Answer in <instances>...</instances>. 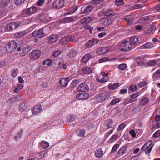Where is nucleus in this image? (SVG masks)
<instances>
[{"instance_id":"nucleus-60","label":"nucleus","mask_w":160,"mask_h":160,"mask_svg":"<svg viewBox=\"0 0 160 160\" xmlns=\"http://www.w3.org/2000/svg\"><path fill=\"white\" fill-rule=\"evenodd\" d=\"M113 129L109 131L108 132L104 135V138L105 139H106L108 138L109 136L112 134L113 131Z\"/></svg>"},{"instance_id":"nucleus-19","label":"nucleus","mask_w":160,"mask_h":160,"mask_svg":"<svg viewBox=\"0 0 160 160\" xmlns=\"http://www.w3.org/2000/svg\"><path fill=\"white\" fill-rule=\"evenodd\" d=\"M138 39L136 37H132L128 41L130 42L131 46H132L133 48H134L135 46L138 44Z\"/></svg>"},{"instance_id":"nucleus-9","label":"nucleus","mask_w":160,"mask_h":160,"mask_svg":"<svg viewBox=\"0 0 160 160\" xmlns=\"http://www.w3.org/2000/svg\"><path fill=\"white\" fill-rule=\"evenodd\" d=\"M89 88L87 84L82 83L78 85L77 89L78 92H86L88 91Z\"/></svg>"},{"instance_id":"nucleus-6","label":"nucleus","mask_w":160,"mask_h":160,"mask_svg":"<svg viewBox=\"0 0 160 160\" xmlns=\"http://www.w3.org/2000/svg\"><path fill=\"white\" fill-rule=\"evenodd\" d=\"M74 37L71 35H68L62 38L60 40L61 43L63 44H66L67 43L73 41L74 40Z\"/></svg>"},{"instance_id":"nucleus-5","label":"nucleus","mask_w":160,"mask_h":160,"mask_svg":"<svg viewBox=\"0 0 160 160\" xmlns=\"http://www.w3.org/2000/svg\"><path fill=\"white\" fill-rule=\"evenodd\" d=\"M153 146L152 141H149L145 143L141 149L142 151H144L146 154H148L151 152Z\"/></svg>"},{"instance_id":"nucleus-37","label":"nucleus","mask_w":160,"mask_h":160,"mask_svg":"<svg viewBox=\"0 0 160 160\" xmlns=\"http://www.w3.org/2000/svg\"><path fill=\"white\" fill-rule=\"evenodd\" d=\"M40 147L43 149L47 148L49 146V143L48 142L42 141L40 143Z\"/></svg>"},{"instance_id":"nucleus-38","label":"nucleus","mask_w":160,"mask_h":160,"mask_svg":"<svg viewBox=\"0 0 160 160\" xmlns=\"http://www.w3.org/2000/svg\"><path fill=\"white\" fill-rule=\"evenodd\" d=\"M78 8L77 6L70 8L68 10V11L66 13V14H71L75 12Z\"/></svg>"},{"instance_id":"nucleus-47","label":"nucleus","mask_w":160,"mask_h":160,"mask_svg":"<svg viewBox=\"0 0 160 160\" xmlns=\"http://www.w3.org/2000/svg\"><path fill=\"white\" fill-rule=\"evenodd\" d=\"M136 99H134V98H132V97L130 96L129 98H128L125 99V102L127 103H129L135 101Z\"/></svg>"},{"instance_id":"nucleus-1","label":"nucleus","mask_w":160,"mask_h":160,"mask_svg":"<svg viewBox=\"0 0 160 160\" xmlns=\"http://www.w3.org/2000/svg\"><path fill=\"white\" fill-rule=\"evenodd\" d=\"M112 93L111 92L101 93L96 96V98L98 102H102L106 99L109 98Z\"/></svg>"},{"instance_id":"nucleus-4","label":"nucleus","mask_w":160,"mask_h":160,"mask_svg":"<svg viewBox=\"0 0 160 160\" xmlns=\"http://www.w3.org/2000/svg\"><path fill=\"white\" fill-rule=\"evenodd\" d=\"M119 49L123 52H127L132 49L133 48L128 41H126L121 43L120 45Z\"/></svg>"},{"instance_id":"nucleus-15","label":"nucleus","mask_w":160,"mask_h":160,"mask_svg":"<svg viewBox=\"0 0 160 160\" xmlns=\"http://www.w3.org/2000/svg\"><path fill=\"white\" fill-rule=\"evenodd\" d=\"M109 50V48L107 47H103L98 48L96 51V53L98 55L105 54Z\"/></svg>"},{"instance_id":"nucleus-28","label":"nucleus","mask_w":160,"mask_h":160,"mask_svg":"<svg viewBox=\"0 0 160 160\" xmlns=\"http://www.w3.org/2000/svg\"><path fill=\"white\" fill-rule=\"evenodd\" d=\"M91 55L90 53H88L83 57L81 61L84 63H87L91 58Z\"/></svg>"},{"instance_id":"nucleus-62","label":"nucleus","mask_w":160,"mask_h":160,"mask_svg":"<svg viewBox=\"0 0 160 160\" xmlns=\"http://www.w3.org/2000/svg\"><path fill=\"white\" fill-rule=\"evenodd\" d=\"M115 2L118 6L122 5L124 3V2L123 0H116Z\"/></svg>"},{"instance_id":"nucleus-53","label":"nucleus","mask_w":160,"mask_h":160,"mask_svg":"<svg viewBox=\"0 0 160 160\" xmlns=\"http://www.w3.org/2000/svg\"><path fill=\"white\" fill-rule=\"evenodd\" d=\"M20 98V96H15L14 97L10 99V101H12L13 102H15L16 101H19Z\"/></svg>"},{"instance_id":"nucleus-10","label":"nucleus","mask_w":160,"mask_h":160,"mask_svg":"<svg viewBox=\"0 0 160 160\" xmlns=\"http://www.w3.org/2000/svg\"><path fill=\"white\" fill-rule=\"evenodd\" d=\"M38 10V8L36 6H32L28 8L25 11V13L28 15H31L36 13Z\"/></svg>"},{"instance_id":"nucleus-13","label":"nucleus","mask_w":160,"mask_h":160,"mask_svg":"<svg viewBox=\"0 0 160 160\" xmlns=\"http://www.w3.org/2000/svg\"><path fill=\"white\" fill-rule=\"evenodd\" d=\"M64 0H56L54 2L53 6L56 9H60L64 6Z\"/></svg>"},{"instance_id":"nucleus-46","label":"nucleus","mask_w":160,"mask_h":160,"mask_svg":"<svg viewBox=\"0 0 160 160\" xmlns=\"http://www.w3.org/2000/svg\"><path fill=\"white\" fill-rule=\"evenodd\" d=\"M118 136L117 135H113L109 139V142L110 143H112L115 141L117 140L118 138Z\"/></svg>"},{"instance_id":"nucleus-52","label":"nucleus","mask_w":160,"mask_h":160,"mask_svg":"<svg viewBox=\"0 0 160 160\" xmlns=\"http://www.w3.org/2000/svg\"><path fill=\"white\" fill-rule=\"evenodd\" d=\"M27 108L25 103H22L20 105L19 110L21 111H23L25 110Z\"/></svg>"},{"instance_id":"nucleus-43","label":"nucleus","mask_w":160,"mask_h":160,"mask_svg":"<svg viewBox=\"0 0 160 160\" xmlns=\"http://www.w3.org/2000/svg\"><path fill=\"white\" fill-rule=\"evenodd\" d=\"M157 64V62L154 60L149 61L147 63V65L149 67H153L156 65Z\"/></svg>"},{"instance_id":"nucleus-29","label":"nucleus","mask_w":160,"mask_h":160,"mask_svg":"<svg viewBox=\"0 0 160 160\" xmlns=\"http://www.w3.org/2000/svg\"><path fill=\"white\" fill-rule=\"evenodd\" d=\"M27 32L25 31H22L16 33L14 34V37L16 38H20L26 34Z\"/></svg>"},{"instance_id":"nucleus-49","label":"nucleus","mask_w":160,"mask_h":160,"mask_svg":"<svg viewBox=\"0 0 160 160\" xmlns=\"http://www.w3.org/2000/svg\"><path fill=\"white\" fill-rule=\"evenodd\" d=\"M85 133V130L84 129L79 130L78 131V135L79 137H83Z\"/></svg>"},{"instance_id":"nucleus-17","label":"nucleus","mask_w":160,"mask_h":160,"mask_svg":"<svg viewBox=\"0 0 160 160\" xmlns=\"http://www.w3.org/2000/svg\"><path fill=\"white\" fill-rule=\"evenodd\" d=\"M98 40L96 38H93L87 42L85 44V47L87 48H89L98 43Z\"/></svg>"},{"instance_id":"nucleus-26","label":"nucleus","mask_w":160,"mask_h":160,"mask_svg":"<svg viewBox=\"0 0 160 160\" xmlns=\"http://www.w3.org/2000/svg\"><path fill=\"white\" fill-rule=\"evenodd\" d=\"M92 71V68L90 67L85 66L82 69L83 73L87 75L91 73Z\"/></svg>"},{"instance_id":"nucleus-56","label":"nucleus","mask_w":160,"mask_h":160,"mask_svg":"<svg viewBox=\"0 0 160 160\" xmlns=\"http://www.w3.org/2000/svg\"><path fill=\"white\" fill-rule=\"evenodd\" d=\"M52 61L50 59H47L43 62L44 65L50 66L51 65Z\"/></svg>"},{"instance_id":"nucleus-35","label":"nucleus","mask_w":160,"mask_h":160,"mask_svg":"<svg viewBox=\"0 0 160 160\" xmlns=\"http://www.w3.org/2000/svg\"><path fill=\"white\" fill-rule=\"evenodd\" d=\"M113 121L112 119H108L106 121V125L108 128H112L114 126Z\"/></svg>"},{"instance_id":"nucleus-44","label":"nucleus","mask_w":160,"mask_h":160,"mask_svg":"<svg viewBox=\"0 0 160 160\" xmlns=\"http://www.w3.org/2000/svg\"><path fill=\"white\" fill-rule=\"evenodd\" d=\"M22 134L23 130L22 129H21L18 132L17 135L14 137V139L16 140H17L18 138H20L21 137Z\"/></svg>"},{"instance_id":"nucleus-50","label":"nucleus","mask_w":160,"mask_h":160,"mask_svg":"<svg viewBox=\"0 0 160 160\" xmlns=\"http://www.w3.org/2000/svg\"><path fill=\"white\" fill-rule=\"evenodd\" d=\"M119 146V144L117 143L115 144L112 147L110 152V153L111 154L117 150Z\"/></svg>"},{"instance_id":"nucleus-33","label":"nucleus","mask_w":160,"mask_h":160,"mask_svg":"<svg viewBox=\"0 0 160 160\" xmlns=\"http://www.w3.org/2000/svg\"><path fill=\"white\" fill-rule=\"evenodd\" d=\"M114 11L112 9H108L105 10L103 12L104 15L106 16H111L113 14Z\"/></svg>"},{"instance_id":"nucleus-42","label":"nucleus","mask_w":160,"mask_h":160,"mask_svg":"<svg viewBox=\"0 0 160 160\" xmlns=\"http://www.w3.org/2000/svg\"><path fill=\"white\" fill-rule=\"evenodd\" d=\"M80 82L79 80H74L71 82L70 87L71 88H74Z\"/></svg>"},{"instance_id":"nucleus-39","label":"nucleus","mask_w":160,"mask_h":160,"mask_svg":"<svg viewBox=\"0 0 160 160\" xmlns=\"http://www.w3.org/2000/svg\"><path fill=\"white\" fill-rule=\"evenodd\" d=\"M126 148V146H123L120 148L117 153V155H123L125 153V151Z\"/></svg>"},{"instance_id":"nucleus-41","label":"nucleus","mask_w":160,"mask_h":160,"mask_svg":"<svg viewBox=\"0 0 160 160\" xmlns=\"http://www.w3.org/2000/svg\"><path fill=\"white\" fill-rule=\"evenodd\" d=\"M142 46L145 48L149 49L153 47L154 44L153 43L147 42L142 45Z\"/></svg>"},{"instance_id":"nucleus-34","label":"nucleus","mask_w":160,"mask_h":160,"mask_svg":"<svg viewBox=\"0 0 160 160\" xmlns=\"http://www.w3.org/2000/svg\"><path fill=\"white\" fill-rule=\"evenodd\" d=\"M119 86V84L118 83H114L112 84V83H110L108 85V88L109 90H113L117 88Z\"/></svg>"},{"instance_id":"nucleus-8","label":"nucleus","mask_w":160,"mask_h":160,"mask_svg":"<svg viewBox=\"0 0 160 160\" xmlns=\"http://www.w3.org/2000/svg\"><path fill=\"white\" fill-rule=\"evenodd\" d=\"M37 18L40 23H47L49 21L48 15L46 14H40L38 15Z\"/></svg>"},{"instance_id":"nucleus-54","label":"nucleus","mask_w":160,"mask_h":160,"mask_svg":"<svg viewBox=\"0 0 160 160\" xmlns=\"http://www.w3.org/2000/svg\"><path fill=\"white\" fill-rule=\"evenodd\" d=\"M125 127V125L123 122L120 124L117 128L118 131H121L123 130Z\"/></svg>"},{"instance_id":"nucleus-2","label":"nucleus","mask_w":160,"mask_h":160,"mask_svg":"<svg viewBox=\"0 0 160 160\" xmlns=\"http://www.w3.org/2000/svg\"><path fill=\"white\" fill-rule=\"evenodd\" d=\"M109 79L108 71H104L101 72L99 75L97 76V80L100 82L104 83L108 81Z\"/></svg>"},{"instance_id":"nucleus-55","label":"nucleus","mask_w":160,"mask_h":160,"mask_svg":"<svg viewBox=\"0 0 160 160\" xmlns=\"http://www.w3.org/2000/svg\"><path fill=\"white\" fill-rule=\"evenodd\" d=\"M127 68V66L125 64H120L118 66V68L121 70H124Z\"/></svg>"},{"instance_id":"nucleus-40","label":"nucleus","mask_w":160,"mask_h":160,"mask_svg":"<svg viewBox=\"0 0 160 160\" xmlns=\"http://www.w3.org/2000/svg\"><path fill=\"white\" fill-rule=\"evenodd\" d=\"M120 98H116L112 99L109 103L110 106H112L119 103L121 101Z\"/></svg>"},{"instance_id":"nucleus-24","label":"nucleus","mask_w":160,"mask_h":160,"mask_svg":"<svg viewBox=\"0 0 160 160\" xmlns=\"http://www.w3.org/2000/svg\"><path fill=\"white\" fill-rule=\"evenodd\" d=\"M31 50V47L28 46L24 47L22 50V51L20 53L21 56H24L26 54Z\"/></svg>"},{"instance_id":"nucleus-57","label":"nucleus","mask_w":160,"mask_h":160,"mask_svg":"<svg viewBox=\"0 0 160 160\" xmlns=\"http://www.w3.org/2000/svg\"><path fill=\"white\" fill-rule=\"evenodd\" d=\"M141 92H137L134 93L130 95V96L132 97V98H134V99L138 98Z\"/></svg>"},{"instance_id":"nucleus-48","label":"nucleus","mask_w":160,"mask_h":160,"mask_svg":"<svg viewBox=\"0 0 160 160\" xmlns=\"http://www.w3.org/2000/svg\"><path fill=\"white\" fill-rule=\"evenodd\" d=\"M143 23H144L146 26H149L151 22V21L149 20L148 18L147 17L143 18Z\"/></svg>"},{"instance_id":"nucleus-27","label":"nucleus","mask_w":160,"mask_h":160,"mask_svg":"<svg viewBox=\"0 0 160 160\" xmlns=\"http://www.w3.org/2000/svg\"><path fill=\"white\" fill-rule=\"evenodd\" d=\"M123 19L125 20L129 25H131L133 20V16L132 15L126 16L123 17Z\"/></svg>"},{"instance_id":"nucleus-31","label":"nucleus","mask_w":160,"mask_h":160,"mask_svg":"<svg viewBox=\"0 0 160 160\" xmlns=\"http://www.w3.org/2000/svg\"><path fill=\"white\" fill-rule=\"evenodd\" d=\"M137 63L139 65H143L145 64V61L144 58L140 56L138 57L137 58Z\"/></svg>"},{"instance_id":"nucleus-45","label":"nucleus","mask_w":160,"mask_h":160,"mask_svg":"<svg viewBox=\"0 0 160 160\" xmlns=\"http://www.w3.org/2000/svg\"><path fill=\"white\" fill-rule=\"evenodd\" d=\"M77 52L74 51L72 50L69 52L68 56L70 58H72L76 56Z\"/></svg>"},{"instance_id":"nucleus-14","label":"nucleus","mask_w":160,"mask_h":160,"mask_svg":"<svg viewBox=\"0 0 160 160\" xmlns=\"http://www.w3.org/2000/svg\"><path fill=\"white\" fill-rule=\"evenodd\" d=\"M32 112L33 115H38L42 110L41 105H37L32 109Z\"/></svg>"},{"instance_id":"nucleus-22","label":"nucleus","mask_w":160,"mask_h":160,"mask_svg":"<svg viewBox=\"0 0 160 160\" xmlns=\"http://www.w3.org/2000/svg\"><path fill=\"white\" fill-rule=\"evenodd\" d=\"M149 99L148 98L146 97L143 96L139 102V105L140 106H143L147 105L149 103Z\"/></svg>"},{"instance_id":"nucleus-32","label":"nucleus","mask_w":160,"mask_h":160,"mask_svg":"<svg viewBox=\"0 0 160 160\" xmlns=\"http://www.w3.org/2000/svg\"><path fill=\"white\" fill-rule=\"evenodd\" d=\"M10 0H2L0 2V7L1 8L5 7L8 6Z\"/></svg>"},{"instance_id":"nucleus-36","label":"nucleus","mask_w":160,"mask_h":160,"mask_svg":"<svg viewBox=\"0 0 160 160\" xmlns=\"http://www.w3.org/2000/svg\"><path fill=\"white\" fill-rule=\"evenodd\" d=\"M153 80L155 81L160 78V70H158L153 74Z\"/></svg>"},{"instance_id":"nucleus-58","label":"nucleus","mask_w":160,"mask_h":160,"mask_svg":"<svg viewBox=\"0 0 160 160\" xmlns=\"http://www.w3.org/2000/svg\"><path fill=\"white\" fill-rule=\"evenodd\" d=\"M44 3V0H38L36 4L39 6H42Z\"/></svg>"},{"instance_id":"nucleus-16","label":"nucleus","mask_w":160,"mask_h":160,"mask_svg":"<svg viewBox=\"0 0 160 160\" xmlns=\"http://www.w3.org/2000/svg\"><path fill=\"white\" fill-rule=\"evenodd\" d=\"M43 30L42 29H39L38 30H35L32 33V35L34 37L42 38L44 36Z\"/></svg>"},{"instance_id":"nucleus-23","label":"nucleus","mask_w":160,"mask_h":160,"mask_svg":"<svg viewBox=\"0 0 160 160\" xmlns=\"http://www.w3.org/2000/svg\"><path fill=\"white\" fill-rule=\"evenodd\" d=\"M93 7L92 5H89L82 8V11L83 13H88L92 10Z\"/></svg>"},{"instance_id":"nucleus-30","label":"nucleus","mask_w":160,"mask_h":160,"mask_svg":"<svg viewBox=\"0 0 160 160\" xmlns=\"http://www.w3.org/2000/svg\"><path fill=\"white\" fill-rule=\"evenodd\" d=\"M92 21V18L90 17H86L82 18L80 20V22L82 24H85L90 22Z\"/></svg>"},{"instance_id":"nucleus-21","label":"nucleus","mask_w":160,"mask_h":160,"mask_svg":"<svg viewBox=\"0 0 160 160\" xmlns=\"http://www.w3.org/2000/svg\"><path fill=\"white\" fill-rule=\"evenodd\" d=\"M49 43H52L56 42L58 40V36L57 35H50L48 39Z\"/></svg>"},{"instance_id":"nucleus-61","label":"nucleus","mask_w":160,"mask_h":160,"mask_svg":"<svg viewBox=\"0 0 160 160\" xmlns=\"http://www.w3.org/2000/svg\"><path fill=\"white\" fill-rule=\"evenodd\" d=\"M25 1V0H14V2L16 5H19L23 3Z\"/></svg>"},{"instance_id":"nucleus-63","label":"nucleus","mask_w":160,"mask_h":160,"mask_svg":"<svg viewBox=\"0 0 160 160\" xmlns=\"http://www.w3.org/2000/svg\"><path fill=\"white\" fill-rule=\"evenodd\" d=\"M129 133L132 137H135L136 136V133L134 130L131 129L130 130Z\"/></svg>"},{"instance_id":"nucleus-7","label":"nucleus","mask_w":160,"mask_h":160,"mask_svg":"<svg viewBox=\"0 0 160 160\" xmlns=\"http://www.w3.org/2000/svg\"><path fill=\"white\" fill-rule=\"evenodd\" d=\"M41 54V52L40 50H33L30 53L29 57L32 59H36L40 57Z\"/></svg>"},{"instance_id":"nucleus-18","label":"nucleus","mask_w":160,"mask_h":160,"mask_svg":"<svg viewBox=\"0 0 160 160\" xmlns=\"http://www.w3.org/2000/svg\"><path fill=\"white\" fill-rule=\"evenodd\" d=\"M77 95V98L78 100H85L89 98V95L87 93L84 92H81Z\"/></svg>"},{"instance_id":"nucleus-3","label":"nucleus","mask_w":160,"mask_h":160,"mask_svg":"<svg viewBox=\"0 0 160 160\" xmlns=\"http://www.w3.org/2000/svg\"><path fill=\"white\" fill-rule=\"evenodd\" d=\"M17 47V42L14 41L9 42L5 46V48L7 52L10 53L14 52Z\"/></svg>"},{"instance_id":"nucleus-59","label":"nucleus","mask_w":160,"mask_h":160,"mask_svg":"<svg viewBox=\"0 0 160 160\" xmlns=\"http://www.w3.org/2000/svg\"><path fill=\"white\" fill-rule=\"evenodd\" d=\"M73 19L72 18L70 17L68 18H66L64 19L63 22L64 23H68L71 22L72 21H73Z\"/></svg>"},{"instance_id":"nucleus-51","label":"nucleus","mask_w":160,"mask_h":160,"mask_svg":"<svg viewBox=\"0 0 160 160\" xmlns=\"http://www.w3.org/2000/svg\"><path fill=\"white\" fill-rule=\"evenodd\" d=\"M18 69L16 68L12 69L11 70L12 75L13 77H16L18 75Z\"/></svg>"},{"instance_id":"nucleus-25","label":"nucleus","mask_w":160,"mask_h":160,"mask_svg":"<svg viewBox=\"0 0 160 160\" xmlns=\"http://www.w3.org/2000/svg\"><path fill=\"white\" fill-rule=\"evenodd\" d=\"M103 154V151L102 148H98L95 151V155L97 158L102 157Z\"/></svg>"},{"instance_id":"nucleus-20","label":"nucleus","mask_w":160,"mask_h":160,"mask_svg":"<svg viewBox=\"0 0 160 160\" xmlns=\"http://www.w3.org/2000/svg\"><path fill=\"white\" fill-rule=\"evenodd\" d=\"M69 81V78H62L60 79L59 82L60 85L62 87H66Z\"/></svg>"},{"instance_id":"nucleus-11","label":"nucleus","mask_w":160,"mask_h":160,"mask_svg":"<svg viewBox=\"0 0 160 160\" xmlns=\"http://www.w3.org/2000/svg\"><path fill=\"white\" fill-rule=\"evenodd\" d=\"M19 25V24L18 22H13L7 25L6 29L7 31H12L17 28Z\"/></svg>"},{"instance_id":"nucleus-64","label":"nucleus","mask_w":160,"mask_h":160,"mask_svg":"<svg viewBox=\"0 0 160 160\" xmlns=\"http://www.w3.org/2000/svg\"><path fill=\"white\" fill-rule=\"evenodd\" d=\"M160 136V130L156 131L153 135L152 136L156 138Z\"/></svg>"},{"instance_id":"nucleus-12","label":"nucleus","mask_w":160,"mask_h":160,"mask_svg":"<svg viewBox=\"0 0 160 160\" xmlns=\"http://www.w3.org/2000/svg\"><path fill=\"white\" fill-rule=\"evenodd\" d=\"M100 22L104 26H109L112 23V20L109 18H101Z\"/></svg>"}]
</instances>
